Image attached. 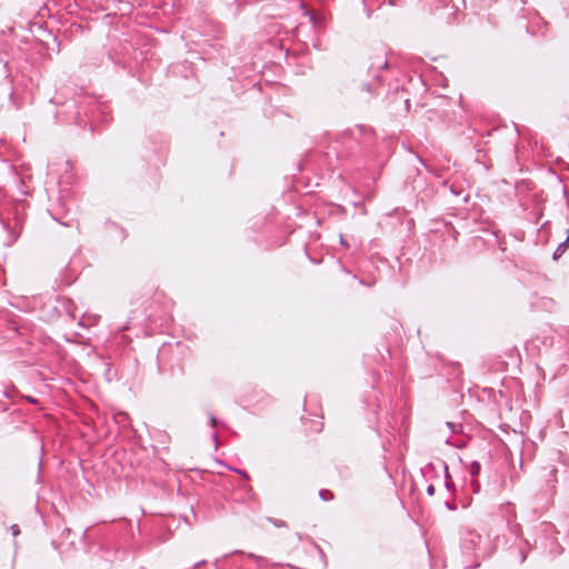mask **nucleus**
I'll return each instance as SVG.
<instances>
[{
	"instance_id": "obj_1",
	"label": "nucleus",
	"mask_w": 569,
	"mask_h": 569,
	"mask_svg": "<svg viewBox=\"0 0 569 569\" xmlns=\"http://www.w3.org/2000/svg\"><path fill=\"white\" fill-rule=\"evenodd\" d=\"M460 548L462 566L465 569H475L480 566V560L491 555L489 538H483L472 529H463L460 533Z\"/></svg>"
},
{
	"instance_id": "obj_2",
	"label": "nucleus",
	"mask_w": 569,
	"mask_h": 569,
	"mask_svg": "<svg viewBox=\"0 0 569 569\" xmlns=\"http://www.w3.org/2000/svg\"><path fill=\"white\" fill-rule=\"evenodd\" d=\"M389 62L387 60H383L382 58H379L377 61L372 62L369 67V71L373 73L375 82L373 83H363L362 89L368 91L369 93H373L377 89V87L380 84V76L376 74L377 71L388 69Z\"/></svg>"
},
{
	"instance_id": "obj_3",
	"label": "nucleus",
	"mask_w": 569,
	"mask_h": 569,
	"mask_svg": "<svg viewBox=\"0 0 569 569\" xmlns=\"http://www.w3.org/2000/svg\"><path fill=\"white\" fill-rule=\"evenodd\" d=\"M481 471V465L479 461L473 460L469 466V473L472 478L471 480V487L475 493H478L480 490V483L475 480V478L480 473Z\"/></svg>"
},
{
	"instance_id": "obj_4",
	"label": "nucleus",
	"mask_w": 569,
	"mask_h": 569,
	"mask_svg": "<svg viewBox=\"0 0 569 569\" xmlns=\"http://www.w3.org/2000/svg\"><path fill=\"white\" fill-rule=\"evenodd\" d=\"M568 247H569V234L567 236V238L561 243H559L557 249L553 251L552 258L555 260L560 258L566 252Z\"/></svg>"
},
{
	"instance_id": "obj_5",
	"label": "nucleus",
	"mask_w": 569,
	"mask_h": 569,
	"mask_svg": "<svg viewBox=\"0 0 569 569\" xmlns=\"http://www.w3.org/2000/svg\"><path fill=\"white\" fill-rule=\"evenodd\" d=\"M558 472V469L555 466H551L548 471V477L546 479L547 483L550 485V487L553 489L555 483L558 482V479L556 477Z\"/></svg>"
},
{
	"instance_id": "obj_6",
	"label": "nucleus",
	"mask_w": 569,
	"mask_h": 569,
	"mask_svg": "<svg viewBox=\"0 0 569 569\" xmlns=\"http://www.w3.org/2000/svg\"><path fill=\"white\" fill-rule=\"evenodd\" d=\"M441 466L445 470V478H446L445 486L448 490H451L455 487V483L451 480V477L449 475V467L445 461H441Z\"/></svg>"
},
{
	"instance_id": "obj_7",
	"label": "nucleus",
	"mask_w": 569,
	"mask_h": 569,
	"mask_svg": "<svg viewBox=\"0 0 569 569\" xmlns=\"http://www.w3.org/2000/svg\"><path fill=\"white\" fill-rule=\"evenodd\" d=\"M549 550L550 553H552L553 556H559L563 551L562 547L559 545L558 541H552Z\"/></svg>"
},
{
	"instance_id": "obj_8",
	"label": "nucleus",
	"mask_w": 569,
	"mask_h": 569,
	"mask_svg": "<svg viewBox=\"0 0 569 569\" xmlns=\"http://www.w3.org/2000/svg\"><path fill=\"white\" fill-rule=\"evenodd\" d=\"M319 497L323 500V501H330L333 499V493L330 491V490H327V489H321L319 491Z\"/></svg>"
},
{
	"instance_id": "obj_9",
	"label": "nucleus",
	"mask_w": 569,
	"mask_h": 569,
	"mask_svg": "<svg viewBox=\"0 0 569 569\" xmlns=\"http://www.w3.org/2000/svg\"><path fill=\"white\" fill-rule=\"evenodd\" d=\"M449 190L456 197L461 196L462 192H463L462 188L460 186L455 184V183L450 184Z\"/></svg>"
},
{
	"instance_id": "obj_10",
	"label": "nucleus",
	"mask_w": 569,
	"mask_h": 569,
	"mask_svg": "<svg viewBox=\"0 0 569 569\" xmlns=\"http://www.w3.org/2000/svg\"><path fill=\"white\" fill-rule=\"evenodd\" d=\"M268 520L277 528H283L287 526V523L280 519L269 518Z\"/></svg>"
},
{
	"instance_id": "obj_11",
	"label": "nucleus",
	"mask_w": 569,
	"mask_h": 569,
	"mask_svg": "<svg viewBox=\"0 0 569 569\" xmlns=\"http://www.w3.org/2000/svg\"><path fill=\"white\" fill-rule=\"evenodd\" d=\"M433 469H435L433 463L429 462V463H427V465L425 466V468L422 469V472H423V475H426V473H428V472L433 471Z\"/></svg>"
},
{
	"instance_id": "obj_12",
	"label": "nucleus",
	"mask_w": 569,
	"mask_h": 569,
	"mask_svg": "<svg viewBox=\"0 0 569 569\" xmlns=\"http://www.w3.org/2000/svg\"><path fill=\"white\" fill-rule=\"evenodd\" d=\"M10 529L13 537H17L20 533V528L18 525H12Z\"/></svg>"
},
{
	"instance_id": "obj_13",
	"label": "nucleus",
	"mask_w": 569,
	"mask_h": 569,
	"mask_svg": "<svg viewBox=\"0 0 569 569\" xmlns=\"http://www.w3.org/2000/svg\"><path fill=\"white\" fill-rule=\"evenodd\" d=\"M232 470L236 471L237 473H239L244 479H249V475L247 473V471L241 470V469H236V468H233Z\"/></svg>"
},
{
	"instance_id": "obj_14",
	"label": "nucleus",
	"mask_w": 569,
	"mask_h": 569,
	"mask_svg": "<svg viewBox=\"0 0 569 569\" xmlns=\"http://www.w3.org/2000/svg\"><path fill=\"white\" fill-rule=\"evenodd\" d=\"M426 492H427V495H429V496H433V495H435V492H436V488H435V486H433V485H429V486L427 487V489H426Z\"/></svg>"
},
{
	"instance_id": "obj_15",
	"label": "nucleus",
	"mask_w": 569,
	"mask_h": 569,
	"mask_svg": "<svg viewBox=\"0 0 569 569\" xmlns=\"http://www.w3.org/2000/svg\"><path fill=\"white\" fill-rule=\"evenodd\" d=\"M209 420H210L211 428H216L217 423H218L217 418L213 415H210V419Z\"/></svg>"
},
{
	"instance_id": "obj_16",
	"label": "nucleus",
	"mask_w": 569,
	"mask_h": 569,
	"mask_svg": "<svg viewBox=\"0 0 569 569\" xmlns=\"http://www.w3.org/2000/svg\"><path fill=\"white\" fill-rule=\"evenodd\" d=\"M211 439L214 443V448L217 449L218 448V445H219V441H218V433L217 432H212L211 435Z\"/></svg>"
},
{
	"instance_id": "obj_17",
	"label": "nucleus",
	"mask_w": 569,
	"mask_h": 569,
	"mask_svg": "<svg viewBox=\"0 0 569 569\" xmlns=\"http://www.w3.org/2000/svg\"><path fill=\"white\" fill-rule=\"evenodd\" d=\"M340 243H341L343 247L349 248V243L346 241V239H345L342 236H340Z\"/></svg>"
},
{
	"instance_id": "obj_18",
	"label": "nucleus",
	"mask_w": 569,
	"mask_h": 569,
	"mask_svg": "<svg viewBox=\"0 0 569 569\" xmlns=\"http://www.w3.org/2000/svg\"><path fill=\"white\" fill-rule=\"evenodd\" d=\"M447 426L452 430V432H457L456 428L457 426L452 422H447Z\"/></svg>"
},
{
	"instance_id": "obj_19",
	"label": "nucleus",
	"mask_w": 569,
	"mask_h": 569,
	"mask_svg": "<svg viewBox=\"0 0 569 569\" xmlns=\"http://www.w3.org/2000/svg\"><path fill=\"white\" fill-rule=\"evenodd\" d=\"M446 506L450 510H456V506L453 503H451V502H446Z\"/></svg>"
},
{
	"instance_id": "obj_20",
	"label": "nucleus",
	"mask_w": 569,
	"mask_h": 569,
	"mask_svg": "<svg viewBox=\"0 0 569 569\" xmlns=\"http://www.w3.org/2000/svg\"><path fill=\"white\" fill-rule=\"evenodd\" d=\"M183 521H184L188 526H191V519H190L188 516H184V517H183Z\"/></svg>"
},
{
	"instance_id": "obj_21",
	"label": "nucleus",
	"mask_w": 569,
	"mask_h": 569,
	"mask_svg": "<svg viewBox=\"0 0 569 569\" xmlns=\"http://www.w3.org/2000/svg\"><path fill=\"white\" fill-rule=\"evenodd\" d=\"M189 508H190V511H191V513H192V518L196 520V519H197V515L194 513V511H193V507H192V505H191V503L189 505Z\"/></svg>"
},
{
	"instance_id": "obj_22",
	"label": "nucleus",
	"mask_w": 569,
	"mask_h": 569,
	"mask_svg": "<svg viewBox=\"0 0 569 569\" xmlns=\"http://www.w3.org/2000/svg\"><path fill=\"white\" fill-rule=\"evenodd\" d=\"M520 555H521L520 561L523 562L526 560V555L523 552H520Z\"/></svg>"
},
{
	"instance_id": "obj_23",
	"label": "nucleus",
	"mask_w": 569,
	"mask_h": 569,
	"mask_svg": "<svg viewBox=\"0 0 569 569\" xmlns=\"http://www.w3.org/2000/svg\"><path fill=\"white\" fill-rule=\"evenodd\" d=\"M371 13H372V11H371V10H367V12H366L367 18H370V17H371Z\"/></svg>"
},
{
	"instance_id": "obj_24",
	"label": "nucleus",
	"mask_w": 569,
	"mask_h": 569,
	"mask_svg": "<svg viewBox=\"0 0 569 569\" xmlns=\"http://www.w3.org/2000/svg\"><path fill=\"white\" fill-rule=\"evenodd\" d=\"M27 399H28L30 402H32V403H34V402H36V400H34L33 398H31V397H28Z\"/></svg>"
},
{
	"instance_id": "obj_25",
	"label": "nucleus",
	"mask_w": 569,
	"mask_h": 569,
	"mask_svg": "<svg viewBox=\"0 0 569 569\" xmlns=\"http://www.w3.org/2000/svg\"><path fill=\"white\" fill-rule=\"evenodd\" d=\"M202 563H204V561H203V560H202V561L197 562L194 566H196V567H198V566H200V565H202Z\"/></svg>"
},
{
	"instance_id": "obj_26",
	"label": "nucleus",
	"mask_w": 569,
	"mask_h": 569,
	"mask_svg": "<svg viewBox=\"0 0 569 569\" xmlns=\"http://www.w3.org/2000/svg\"><path fill=\"white\" fill-rule=\"evenodd\" d=\"M462 201H463V202H467V201H468V196H465V197L462 198Z\"/></svg>"
},
{
	"instance_id": "obj_27",
	"label": "nucleus",
	"mask_w": 569,
	"mask_h": 569,
	"mask_svg": "<svg viewBox=\"0 0 569 569\" xmlns=\"http://www.w3.org/2000/svg\"><path fill=\"white\" fill-rule=\"evenodd\" d=\"M569 234V229L567 230V236Z\"/></svg>"
}]
</instances>
